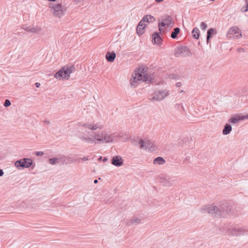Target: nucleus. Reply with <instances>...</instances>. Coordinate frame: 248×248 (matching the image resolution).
Returning <instances> with one entry per match:
<instances>
[{"label": "nucleus", "mask_w": 248, "mask_h": 248, "mask_svg": "<svg viewBox=\"0 0 248 248\" xmlns=\"http://www.w3.org/2000/svg\"><path fill=\"white\" fill-rule=\"evenodd\" d=\"M35 86L37 88H39L40 86V84L39 83L36 82L35 83Z\"/></svg>", "instance_id": "nucleus-38"}, {"label": "nucleus", "mask_w": 248, "mask_h": 248, "mask_svg": "<svg viewBox=\"0 0 248 248\" xmlns=\"http://www.w3.org/2000/svg\"><path fill=\"white\" fill-rule=\"evenodd\" d=\"M152 41L155 44L160 45L162 39L158 33H155L152 35Z\"/></svg>", "instance_id": "nucleus-16"}, {"label": "nucleus", "mask_w": 248, "mask_h": 248, "mask_svg": "<svg viewBox=\"0 0 248 248\" xmlns=\"http://www.w3.org/2000/svg\"><path fill=\"white\" fill-rule=\"evenodd\" d=\"M64 158H65V156L51 158L48 159V162L53 165L60 163L64 164L65 163Z\"/></svg>", "instance_id": "nucleus-12"}, {"label": "nucleus", "mask_w": 248, "mask_h": 248, "mask_svg": "<svg viewBox=\"0 0 248 248\" xmlns=\"http://www.w3.org/2000/svg\"><path fill=\"white\" fill-rule=\"evenodd\" d=\"M107 160V158H104L103 159V161H104V162H105V161H106Z\"/></svg>", "instance_id": "nucleus-43"}, {"label": "nucleus", "mask_w": 248, "mask_h": 248, "mask_svg": "<svg viewBox=\"0 0 248 248\" xmlns=\"http://www.w3.org/2000/svg\"><path fill=\"white\" fill-rule=\"evenodd\" d=\"M48 7L54 16L60 18L65 14L67 10L66 7L62 3H50Z\"/></svg>", "instance_id": "nucleus-5"}, {"label": "nucleus", "mask_w": 248, "mask_h": 248, "mask_svg": "<svg viewBox=\"0 0 248 248\" xmlns=\"http://www.w3.org/2000/svg\"><path fill=\"white\" fill-rule=\"evenodd\" d=\"M229 122L231 123L236 124L239 122L238 117H237L232 118L231 119H230L229 120Z\"/></svg>", "instance_id": "nucleus-30"}, {"label": "nucleus", "mask_w": 248, "mask_h": 248, "mask_svg": "<svg viewBox=\"0 0 248 248\" xmlns=\"http://www.w3.org/2000/svg\"><path fill=\"white\" fill-rule=\"evenodd\" d=\"M145 27V26H138L137 27V32L139 35H142L144 32V28Z\"/></svg>", "instance_id": "nucleus-25"}, {"label": "nucleus", "mask_w": 248, "mask_h": 248, "mask_svg": "<svg viewBox=\"0 0 248 248\" xmlns=\"http://www.w3.org/2000/svg\"><path fill=\"white\" fill-rule=\"evenodd\" d=\"M111 163L115 166L120 167L123 164L122 157L120 156H114L111 160Z\"/></svg>", "instance_id": "nucleus-15"}, {"label": "nucleus", "mask_w": 248, "mask_h": 248, "mask_svg": "<svg viewBox=\"0 0 248 248\" xmlns=\"http://www.w3.org/2000/svg\"><path fill=\"white\" fill-rule=\"evenodd\" d=\"M169 94V91L167 90L156 91L150 95L149 99L152 102L160 101L165 99Z\"/></svg>", "instance_id": "nucleus-6"}, {"label": "nucleus", "mask_w": 248, "mask_h": 248, "mask_svg": "<svg viewBox=\"0 0 248 248\" xmlns=\"http://www.w3.org/2000/svg\"><path fill=\"white\" fill-rule=\"evenodd\" d=\"M180 32V29L179 28H175L173 29V31L171 34V37L173 39H175L177 37V35Z\"/></svg>", "instance_id": "nucleus-23"}, {"label": "nucleus", "mask_w": 248, "mask_h": 248, "mask_svg": "<svg viewBox=\"0 0 248 248\" xmlns=\"http://www.w3.org/2000/svg\"><path fill=\"white\" fill-rule=\"evenodd\" d=\"M82 130L78 131V138L83 142L88 144L109 143L114 141L117 137L115 133L104 131L95 132L97 129L101 130L104 126L100 123H86L81 125Z\"/></svg>", "instance_id": "nucleus-1"}, {"label": "nucleus", "mask_w": 248, "mask_h": 248, "mask_svg": "<svg viewBox=\"0 0 248 248\" xmlns=\"http://www.w3.org/2000/svg\"><path fill=\"white\" fill-rule=\"evenodd\" d=\"M165 163L164 159L161 157H157L154 160V164L162 165Z\"/></svg>", "instance_id": "nucleus-21"}, {"label": "nucleus", "mask_w": 248, "mask_h": 248, "mask_svg": "<svg viewBox=\"0 0 248 248\" xmlns=\"http://www.w3.org/2000/svg\"><path fill=\"white\" fill-rule=\"evenodd\" d=\"M180 105L181 106V108H182L184 109V108L183 106L182 105Z\"/></svg>", "instance_id": "nucleus-44"}, {"label": "nucleus", "mask_w": 248, "mask_h": 248, "mask_svg": "<svg viewBox=\"0 0 248 248\" xmlns=\"http://www.w3.org/2000/svg\"><path fill=\"white\" fill-rule=\"evenodd\" d=\"M33 164V161L29 158H24L16 161L15 163V167L18 170L28 168Z\"/></svg>", "instance_id": "nucleus-8"}, {"label": "nucleus", "mask_w": 248, "mask_h": 248, "mask_svg": "<svg viewBox=\"0 0 248 248\" xmlns=\"http://www.w3.org/2000/svg\"><path fill=\"white\" fill-rule=\"evenodd\" d=\"M232 130V126L228 124H226L224 126V128L223 129L222 133L224 135H227L231 132Z\"/></svg>", "instance_id": "nucleus-19"}, {"label": "nucleus", "mask_w": 248, "mask_h": 248, "mask_svg": "<svg viewBox=\"0 0 248 248\" xmlns=\"http://www.w3.org/2000/svg\"><path fill=\"white\" fill-rule=\"evenodd\" d=\"M247 117V115H246V116H238L239 121V120H244L245 119H248V118Z\"/></svg>", "instance_id": "nucleus-34"}, {"label": "nucleus", "mask_w": 248, "mask_h": 248, "mask_svg": "<svg viewBox=\"0 0 248 248\" xmlns=\"http://www.w3.org/2000/svg\"><path fill=\"white\" fill-rule=\"evenodd\" d=\"M171 22L172 18L170 16H167L166 18L163 19L162 22L158 24V28L159 31H161L162 30V27L170 25L171 23Z\"/></svg>", "instance_id": "nucleus-14"}, {"label": "nucleus", "mask_w": 248, "mask_h": 248, "mask_svg": "<svg viewBox=\"0 0 248 248\" xmlns=\"http://www.w3.org/2000/svg\"><path fill=\"white\" fill-rule=\"evenodd\" d=\"M230 209L226 204H222L219 207L210 205L209 207L208 213L214 215L217 217H225L230 214Z\"/></svg>", "instance_id": "nucleus-3"}, {"label": "nucleus", "mask_w": 248, "mask_h": 248, "mask_svg": "<svg viewBox=\"0 0 248 248\" xmlns=\"http://www.w3.org/2000/svg\"><path fill=\"white\" fill-rule=\"evenodd\" d=\"M144 17H147V20L145 21V22L149 23V22H153L155 20V18L151 16V15H146Z\"/></svg>", "instance_id": "nucleus-26"}, {"label": "nucleus", "mask_w": 248, "mask_h": 248, "mask_svg": "<svg viewBox=\"0 0 248 248\" xmlns=\"http://www.w3.org/2000/svg\"><path fill=\"white\" fill-rule=\"evenodd\" d=\"M215 31L214 29L211 28L208 30L207 31V43H208L209 42V39L212 37V35L214 33Z\"/></svg>", "instance_id": "nucleus-24"}, {"label": "nucleus", "mask_w": 248, "mask_h": 248, "mask_svg": "<svg viewBox=\"0 0 248 248\" xmlns=\"http://www.w3.org/2000/svg\"><path fill=\"white\" fill-rule=\"evenodd\" d=\"M201 28L202 30H205L207 28V25L204 22H202L201 23Z\"/></svg>", "instance_id": "nucleus-33"}, {"label": "nucleus", "mask_w": 248, "mask_h": 248, "mask_svg": "<svg viewBox=\"0 0 248 248\" xmlns=\"http://www.w3.org/2000/svg\"><path fill=\"white\" fill-rule=\"evenodd\" d=\"M190 53L189 49L186 46L177 47L175 51V55L177 57L189 56Z\"/></svg>", "instance_id": "nucleus-10"}, {"label": "nucleus", "mask_w": 248, "mask_h": 248, "mask_svg": "<svg viewBox=\"0 0 248 248\" xmlns=\"http://www.w3.org/2000/svg\"><path fill=\"white\" fill-rule=\"evenodd\" d=\"M147 17H143L142 18V19H141V20L139 23L138 26H146L145 24V21H147Z\"/></svg>", "instance_id": "nucleus-28"}, {"label": "nucleus", "mask_w": 248, "mask_h": 248, "mask_svg": "<svg viewBox=\"0 0 248 248\" xmlns=\"http://www.w3.org/2000/svg\"><path fill=\"white\" fill-rule=\"evenodd\" d=\"M98 183V180L97 179H95L94 180V183L96 184Z\"/></svg>", "instance_id": "nucleus-42"}, {"label": "nucleus", "mask_w": 248, "mask_h": 248, "mask_svg": "<svg viewBox=\"0 0 248 248\" xmlns=\"http://www.w3.org/2000/svg\"><path fill=\"white\" fill-rule=\"evenodd\" d=\"M73 67H64L60 69L58 72H57L54 77L56 78L60 79L61 78L68 79L71 73L72 72V69Z\"/></svg>", "instance_id": "nucleus-7"}, {"label": "nucleus", "mask_w": 248, "mask_h": 248, "mask_svg": "<svg viewBox=\"0 0 248 248\" xmlns=\"http://www.w3.org/2000/svg\"><path fill=\"white\" fill-rule=\"evenodd\" d=\"M176 86L178 87H179L181 86V82H177L176 83Z\"/></svg>", "instance_id": "nucleus-37"}, {"label": "nucleus", "mask_w": 248, "mask_h": 248, "mask_svg": "<svg viewBox=\"0 0 248 248\" xmlns=\"http://www.w3.org/2000/svg\"><path fill=\"white\" fill-rule=\"evenodd\" d=\"M35 155L37 156H41L44 155V153L42 151L36 152Z\"/></svg>", "instance_id": "nucleus-35"}, {"label": "nucleus", "mask_w": 248, "mask_h": 248, "mask_svg": "<svg viewBox=\"0 0 248 248\" xmlns=\"http://www.w3.org/2000/svg\"><path fill=\"white\" fill-rule=\"evenodd\" d=\"M174 177L168 175H162L159 178V181L165 186H170L173 185L176 182Z\"/></svg>", "instance_id": "nucleus-9"}, {"label": "nucleus", "mask_w": 248, "mask_h": 248, "mask_svg": "<svg viewBox=\"0 0 248 248\" xmlns=\"http://www.w3.org/2000/svg\"><path fill=\"white\" fill-rule=\"evenodd\" d=\"M26 31L30 32H33V33H38L39 32L41 29L40 28H37V27H27L25 29Z\"/></svg>", "instance_id": "nucleus-20"}, {"label": "nucleus", "mask_w": 248, "mask_h": 248, "mask_svg": "<svg viewBox=\"0 0 248 248\" xmlns=\"http://www.w3.org/2000/svg\"><path fill=\"white\" fill-rule=\"evenodd\" d=\"M168 78L170 79L177 80L179 78V76L175 74H171L169 75Z\"/></svg>", "instance_id": "nucleus-29"}, {"label": "nucleus", "mask_w": 248, "mask_h": 248, "mask_svg": "<svg viewBox=\"0 0 248 248\" xmlns=\"http://www.w3.org/2000/svg\"><path fill=\"white\" fill-rule=\"evenodd\" d=\"M139 144L140 145V149H148L150 150L152 149L150 148H152L153 143L148 140H140L139 141Z\"/></svg>", "instance_id": "nucleus-11"}, {"label": "nucleus", "mask_w": 248, "mask_h": 248, "mask_svg": "<svg viewBox=\"0 0 248 248\" xmlns=\"http://www.w3.org/2000/svg\"><path fill=\"white\" fill-rule=\"evenodd\" d=\"M79 2V0H78L74 1L75 3L77 4H78Z\"/></svg>", "instance_id": "nucleus-41"}, {"label": "nucleus", "mask_w": 248, "mask_h": 248, "mask_svg": "<svg viewBox=\"0 0 248 248\" xmlns=\"http://www.w3.org/2000/svg\"><path fill=\"white\" fill-rule=\"evenodd\" d=\"M148 79L147 74L144 69L140 68L137 70H135L134 73L132 76L130 84L133 87H136L140 81H146Z\"/></svg>", "instance_id": "nucleus-2"}, {"label": "nucleus", "mask_w": 248, "mask_h": 248, "mask_svg": "<svg viewBox=\"0 0 248 248\" xmlns=\"http://www.w3.org/2000/svg\"><path fill=\"white\" fill-rule=\"evenodd\" d=\"M246 5L245 6H243L241 9V11L242 12H246L248 11V1H246Z\"/></svg>", "instance_id": "nucleus-31"}, {"label": "nucleus", "mask_w": 248, "mask_h": 248, "mask_svg": "<svg viewBox=\"0 0 248 248\" xmlns=\"http://www.w3.org/2000/svg\"><path fill=\"white\" fill-rule=\"evenodd\" d=\"M246 0L247 1H248V0Z\"/></svg>", "instance_id": "nucleus-46"}, {"label": "nucleus", "mask_w": 248, "mask_h": 248, "mask_svg": "<svg viewBox=\"0 0 248 248\" xmlns=\"http://www.w3.org/2000/svg\"><path fill=\"white\" fill-rule=\"evenodd\" d=\"M209 207V205L203 206L200 209V212H201L202 213H204L206 212H207V213H208Z\"/></svg>", "instance_id": "nucleus-27"}, {"label": "nucleus", "mask_w": 248, "mask_h": 248, "mask_svg": "<svg viewBox=\"0 0 248 248\" xmlns=\"http://www.w3.org/2000/svg\"><path fill=\"white\" fill-rule=\"evenodd\" d=\"M116 58V54L114 52H107L106 55V58L109 62H113Z\"/></svg>", "instance_id": "nucleus-17"}, {"label": "nucleus", "mask_w": 248, "mask_h": 248, "mask_svg": "<svg viewBox=\"0 0 248 248\" xmlns=\"http://www.w3.org/2000/svg\"><path fill=\"white\" fill-rule=\"evenodd\" d=\"M4 174L3 170L2 169H0V176H2Z\"/></svg>", "instance_id": "nucleus-36"}, {"label": "nucleus", "mask_w": 248, "mask_h": 248, "mask_svg": "<svg viewBox=\"0 0 248 248\" xmlns=\"http://www.w3.org/2000/svg\"><path fill=\"white\" fill-rule=\"evenodd\" d=\"M164 0H155L156 2L159 3L163 1Z\"/></svg>", "instance_id": "nucleus-39"}, {"label": "nucleus", "mask_w": 248, "mask_h": 248, "mask_svg": "<svg viewBox=\"0 0 248 248\" xmlns=\"http://www.w3.org/2000/svg\"><path fill=\"white\" fill-rule=\"evenodd\" d=\"M200 31L198 28H194L192 31V35L193 37L198 39L199 37Z\"/></svg>", "instance_id": "nucleus-22"}, {"label": "nucleus", "mask_w": 248, "mask_h": 248, "mask_svg": "<svg viewBox=\"0 0 248 248\" xmlns=\"http://www.w3.org/2000/svg\"><path fill=\"white\" fill-rule=\"evenodd\" d=\"M141 223V219L138 217H134L130 219L127 224L129 226L139 224Z\"/></svg>", "instance_id": "nucleus-18"}, {"label": "nucleus", "mask_w": 248, "mask_h": 248, "mask_svg": "<svg viewBox=\"0 0 248 248\" xmlns=\"http://www.w3.org/2000/svg\"><path fill=\"white\" fill-rule=\"evenodd\" d=\"M88 159V158H87V157H83V158H82V160H84V161H86V160H87Z\"/></svg>", "instance_id": "nucleus-40"}, {"label": "nucleus", "mask_w": 248, "mask_h": 248, "mask_svg": "<svg viewBox=\"0 0 248 248\" xmlns=\"http://www.w3.org/2000/svg\"><path fill=\"white\" fill-rule=\"evenodd\" d=\"M227 34L228 35H235L236 37L237 38H240L242 36L239 29L236 26L232 27V28H231L229 30Z\"/></svg>", "instance_id": "nucleus-13"}, {"label": "nucleus", "mask_w": 248, "mask_h": 248, "mask_svg": "<svg viewBox=\"0 0 248 248\" xmlns=\"http://www.w3.org/2000/svg\"><path fill=\"white\" fill-rule=\"evenodd\" d=\"M226 231L230 236H239L243 235L248 232V228L237 225H227L223 227L222 232Z\"/></svg>", "instance_id": "nucleus-4"}, {"label": "nucleus", "mask_w": 248, "mask_h": 248, "mask_svg": "<svg viewBox=\"0 0 248 248\" xmlns=\"http://www.w3.org/2000/svg\"><path fill=\"white\" fill-rule=\"evenodd\" d=\"M247 117H248V115H247Z\"/></svg>", "instance_id": "nucleus-45"}, {"label": "nucleus", "mask_w": 248, "mask_h": 248, "mask_svg": "<svg viewBox=\"0 0 248 248\" xmlns=\"http://www.w3.org/2000/svg\"><path fill=\"white\" fill-rule=\"evenodd\" d=\"M11 105V102L9 99H6L5 100V102L3 104L4 106L5 107H8L10 106Z\"/></svg>", "instance_id": "nucleus-32"}]
</instances>
